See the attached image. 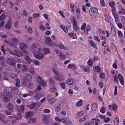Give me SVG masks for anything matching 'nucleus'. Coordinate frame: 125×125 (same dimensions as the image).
<instances>
[{"label":"nucleus","mask_w":125,"mask_h":125,"mask_svg":"<svg viewBox=\"0 0 125 125\" xmlns=\"http://www.w3.org/2000/svg\"><path fill=\"white\" fill-rule=\"evenodd\" d=\"M33 50V52L35 57L38 59H41L45 54L50 52L49 50L47 48L42 49V46L38 44H32L31 45Z\"/></svg>","instance_id":"obj_1"},{"label":"nucleus","mask_w":125,"mask_h":125,"mask_svg":"<svg viewBox=\"0 0 125 125\" xmlns=\"http://www.w3.org/2000/svg\"><path fill=\"white\" fill-rule=\"evenodd\" d=\"M53 71L55 74V75L53 77L54 78L59 81H62L64 79L63 75L60 74L56 70L53 69Z\"/></svg>","instance_id":"obj_2"},{"label":"nucleus","mask_w":125,"mask_h":125,"mask_svg":"<svg viewBox=\"0 0 125 125\" xmlns=\"http://www.w3.org/2000/svg\"><path fill=\"white\" fill-rule=\"evenodd\" d=\"M40 104L39 103L33 102L30 105H27V106L31 109H35L37 110L39 107Z\"/></svg>","instance_id":"obj_3"},{"label":"nucleus","mask_w":125,"mask_h":125,"mask_svg":"<svg viewBox=\"0 0 125 125\" xmlns=\"http://www.w3.org/2000/svg\"><path fill=\"white\" fill-rule=\"evenodd\" d=\"M117 9V12L118 14H125V10L121 5H118Z\"/></svg>","instance_id":"obj_4"},{"label":"nucleus","mask_w":125,"mask_h":125,"mask_svg":"<svg viewBox=\"0 0 125 125\" xmlns=\"http://www.w3.org/2000/svg\"><path fill=\"white\" fill-rule=\"evenodd\" d=\"M19 47L21 50L23 51L24 53L27 54L28 53V51L24 50L25 49L27 48V46L26 44L20 43L19 44Z\"/></svg>","instance_id":"obj_5"},{"label":"nucleus","mask_w":125,"mask_h":125,"mask_svg":"<svg viewBox=\"0 0 125 125\" xmlns=\"http://www.w3.org/2000/svg\"><path fill=\"white\" fill-rule=\"evenodd\" d=\"M37 80L38 82L39 83H38V84H40V85L43 86H46V83L44 81L40 76H38L37 79Z\"/></svg>","instance_id":"obj_6"},{"label":"nucleus","mask_w":125,"mask_h":125,"mask_svg":"<svg viewBox=\"0 0 125 125\" xmlns=\"http://www.w3.org/2000/svg\"><path fill=\"white\" fill-rule=\"evenodd\" d=\"M9 41H7V42L9 43V44L13 47H15V46L17 45L18 42V40L16 39H14L11 40L10 41V43H9Z\"/></svg>","instance_id":"obj_7"},{"label":"nucleus","mask_w":125,"mask_h":125,"mask_svg":"<svg viewBox=\"0 0 125 125\" xmlns=\"http://www.w3.org/2000/svg\"><path fill=\"white\" fill-rule=\"evenodd\" d=\"M32 78L30 74L26 75L23 79V83L24 84L28 82L31 80Z\"/></svg>","instance_id":"obj_8"},{"label":"nucleus","mask_w":125,"mask_h":125,"mask_svg":"<svg viewBox=\"0 0 125 125\" xmlns=\"http://www.w3.org/2000/svg\"><path fill=\"white\" fill-rule=\"evenodd\" d=\"M55 51L56 53L59 56L61 59L63 60L65 59L66 56L63 53L60 52L57 49H55Z\"/></svg>","instance_id":"obj_9"},{"label":"nucleus","mask_w":125,"mask_h":125,"mask_svg":"<svg viewBox=\"0 0 125 125\" xmlns=\"http://www.w3.org/2000/svg\"><path fill=\"white\" fill-rule=\"evenodd\" d=\"M50 119L49 116L47 115H44L43 118L42 119V122L43 123L45 124H47L48 122Z\"/></svg>","instance_id":"obj_10"},{"label":"nucleus","mask_w":125,"mask_h":125,"mask_svg":"<svg viewBox=\"0 0 125 125\" xmlns=\"http://www.w3.org/2000/svg\"><path fill=\"white\" fill-rule=\"evenodd\" d=\"M45 42L46 44L48 46L52 45V41L50 37H47L45 38Z\"/></svg>","instance_id":"obj_11"},{"label":"nucleus","mask_w":125,"mask_h":125,"mask_svg":"<svg viewBox=\"0 0 125 125\" xmlns=\"http://www.w3.org/2000/svg\"><path fill=\"white\" fill-rule=\"evenodd\" d=\"M62 122L63 124H66V125H73L71 122L69 120L65 118L62 119Z\"/></svg>","instance_id":"obj_12"},{"label":"nucleus","mask_w":125,"mask_h":125,"mask_svg":"<svg viewBox=\"0 0 125 125\" xmlns=\"http://www.w3.org/2000/svg\"><path fill=\"white\" fill-rule=\"evenodd\" d=\"M10 52L11 54H12L13 55H16L17 56L20 57L22 55V53L17 50H16L14 52L12 51H10Z\"/></svg>","instance_id":"obj_13"},{"label":"nucleus","mask_w":125,"mask_h":125,"mask_svg":"<svg viewBox=\"0 0 125 125\" xmlns=\"http://www.w3.org/2000/svg\"><path fill=\"white\" fill-rule=\"evenodd\" d=\"M7 62L9 64L12 65L13 66L15 65V63L13 60L10 58H8L7 59Z\"/></svg>","instance_id":"obj_14"},{"label":"nucleus","mask_w":125,"mask_h":125,"mask_svg":"<svg viewBox=\"0 0 125 125\" xmlns=\"http://www.w3.org/2000/svg\"><path fill=\"white\" fill-rule=\"evenodd\" d=\"M12 22V21L11 20H9L5 25V28L7 29H10L11 27Z\"/></svg>","instance_id":"obj_15"},{"label":"nucleus","mask_w":125,"mask_h":125,"mask_svg":"<svg viewBox=\"0 0 125 125\" xmlns=\"http://www.w3.org/2000/svg\"><path fill=\"white\" fill-rule=\"evenodd\" d=\"M118 77L121 84L122 85H123L124 84V82L122 75L121 74H119L118 75Z\"/></svg>","instance_id":"obj_16"},{"label":"nucleus","mask_w":125,"mask_h":125,"mask_svg":"<svg viewBox=\"0 0 125 125\" xmlns=\"http://www.w3.org/2000/svg\"><path fill=\"white\" fill-rule=\"evenodd\" d=\"M34 98L36 100H38L40 98L43 96V95L42 94L37 93L34 95Z\"/></svg>","instance_id":"obj_17"},{"label":"nucleus","mask_w":125,"mask_h":125,"mask_svg":"<svg viewBox=\"0 0 125 125\" xmlns=\"http://www.w3.org/2000/svg\"><path fill=\"white\" fill-rule=\"evenodd\" d=\"M80 69H82L85 72H87L88 73L90 74V70L88 68L87 69L86 67L84 66L81 65L80 66Z\"/></svg>","instance_id":"obj_18"},{"label":"nucleus","mask_w":125,"mask_h":125,"mask_svg":"<svg viewBox=\"0 0 125 125\" xmlns=\"http://www.w3.org/2000/svg\"><path fill=\"white\" fill-rule=\"evenodd\" d=\"M110 25L111 28L112 35L113 36H114L115 35V28L111 23H110Z\"/></svg>","instance_id":"obj_19"},{"label":"nucleus","mask_w":125,"mask_h":125,"mask_svg":"<svg viewBox=\"0 0 125 125\" xmlns=\"http://www.w3.org/2000/svg\"><path fill=\"white\" fill-rule=\"evenodd\" d=\"M97 12L98 10L97 9L94 7L91 8L90 9L89 13L90 14H91V13L92 12L96 13Z\"/></svg>","instance_id":"obj_20"},{"label":"nucleus","mask_w":125,"mask_h":125,"mask_svg":"<svg viewBox=\"0 0 125 125\" xmlns=\"http://www.w3.org/2000/svg\"><path fill=\"white\" fill-rule=\"evenodd\" d=\"M11 92L16 95H17L18 93V90L15 87H13L11 90Z\"/></svg>","instance_id":"obj_21"},{"label":"nucleus","mask_w":125,"mask_h":125,"mask_svg":"<svg viewBox=\"0 0 125 125\" xmlns=\"http://www.w3.org/2000/svg\"><path fill=\"white\" fill-rule=\"evenodd\" d=\"M73 80L71 78H69L66 81L67 83L69 85H71L73 83Z\"/></svg>","instance_id":"obj_22"},{"label":"nucleus","mask_w":125,"mask_h":125,"mask_svg":"<svg viewBox=\"0 0 125 125\" xmlns=\"http://www.w3.org/2000/svg\"><path fill=\"white\" fill-rule=\"evenodd\" d=\"M0 120L4 123H6L7 122L6 119L5 118L4 116L1 114L0 115Z\"/></svg>","instance_id":"obj_23"},{"label":"nucleus","mask_w":125,"mask_h":125,"mask_svg":"<svg viewBox=\"0 0 125 125\" xmlns=\"http://www.w3.org/2000/svg\"><path fill=\"white\" fill-rule=\"evenodd\" d=\"M55 109L56 111L58 112L60 111L61 109L60 105L59 104H57L55 105Z\"/></svg>","instance_id":"obj_24"},{"label":"nucleus","mask_w":125,"mask_h":125,"mask_svg":"<svg viewBox=\"0 0 125 125\" xmlns=\"http://www.w3.org/2000/svg\"><path fill=\"white\" fill-rule=\"evenodd\" d=\"M33 113L31 112H28L25 113V115L26 117H28L30 116H32Z\"/></svg>","instance_id":"obj_25"},{"label":"nucleus","mask_w":125,"mask_h":125,"mask_svg":"<svg viewBox=\"0 0 125 125\" xmlns=\"http://www.w3.org/2000/svg\"><path fill=\"white\" fill-rule=\"evenodd\" d=\"M58 47L59 49L61 50L63 49L65 50H67V48L64 47L63 45L61 44H59L58 45Z\"/></svg>","instance_id":"obj_26"},{"label":"nucleus","mask_w":125,"mask_h":125,"mask_svg":"<svg viewBox=\"0 0 125 125\" xmlns=\"http://www.w3.org/2000/svg\"><path fill=\"white\" fill-rule=\"evenodd\" d=\"M68 68L69 69H71L73 68V69H75L76 68V67L75 65L73 64H69L67 66Z\"/></svg>","instance_id":"obj_27"},{"label":"nucleus","mask_w":125,"mask_h":125,"mask_svg":"<svg viewBox=\"0 0 125 125\" xmlns=\"http://www.w3.org/2000/svg\"><path fill=\"white\" fill-rule=\"evenodd\" d=\"M119 123V120L118 116H116L115 119L114 121V125H117Z\"/></svg>","instance_id":"obj_28"},{"label":"nucleus","mask_w":125,"mask_h":125,"mask_svg":"<svg viewBox=\"0 0 125 125\" xmlns=\"http://www.w3.org/2000/svg\"><path fill=\"white\" fill-rule=\"evenodd\" d=\"M40 14L38 13H34L32 15L33 17L35 18H39L40 17Z\"/></svg>","instance_id":"obj_29"},{"label":"nucleus","mask_w":125,"mask_h":125,"mask_svg":"<svg viewBox=\"0 0 125 125\" xmlns=\"http://www.w3.org/2000/svg\"><path fill=\"white\" fill-rule=\"evenodd\" d=\"M61 27L62 30L65 32H67L68 29L67 27L62 25H61Z\"/></svg>","instance_id":"obj_30"},{"label":"nucleus","mask_w":125,"mask_h":125,"mask_svg":"<svg viewBox=\"0 0 125 125\" xmlns=\"http://www.w3.org/2000/svg\"><path fill=\"white\" fill-rule=\"evenodd\" d=\"M89 42L91 45L95 48L96 49H97V47H96L95 43L93 41L90 40L89 41Z\"/></svg>","instance_id":"obj_31"},{"label":"nucleus","mask_w":125,"mask_h":125,"mask_svg":"<svg viewBox=\"0 0 125 125\" xmlns=\"http://www.w3.org/2000/svg\"><path fill=\"white\" fill-rule=\"evenodd\" d=\"M70 19L71 22L73 23V24L77 23L74 17H71Z\"/></svg>","instance_id":"obj_32"},{"label":"nucleus","mask_w":125,"mask_h":125,"mask_svg":"<svg viewBox=\"0 0 125 125\" xmlns=\"http://www.w3.org/2000/svg\"><path fill=\"white\" fill-rule=\"evenodd\" d=\"M25 59L28 63L29 64H30L31 61V60L30 59L29 57L27 56H26L25 57Z\"/></svg>","instance_id":"obj_33"},{"label":"nucleus","mask_w":125,"mask_h":125,"mask_svg":"<svg viewBox=\"0 0 125 125\" xmlns=\"http://www.w3.org/2000/svg\"><path fill=\"white\" fill-rule=\"evenodd\" d=\"M90 31V25H87V26L86 30L84 31L85 34H87L88 33V31Z\"/></svg>","instance_id":"obj_34"},{"label":"nucleus","mask_w":125,"mask_h":125,"mask_svg":"<svg viewBox=\"0 0 125 125\" xmlns=\"http://www.w3.org/2000/svg\"><path fill=\"white\" fill-rule=\"evenodd\" d=\"M24 107V106L22 105L21 106H20L18 107V110L20 112H23Z\"/></svg>","instance_id":"obj_35"},{"label":"nucleus","mask_w":125,"mask_h":125,"mask_svg":"<svg viewBox=\"0 0 125 125\" xmlns=\"http://www.w3.org/2000/svg\"><path fill=\"white\" fill-rule=\"evenodd\" d=\"M88 65L92 67L93 66L92 60L91 59H90L87 62Z\"/></svg>","instance_id":"obj_36"},{"label":"nucleus","mask_w":125,"mask_h":125,"mask_svg":"<svg viewBox=\"0 0 125 125\" xmlns=\"http://www.w3.org/2000/svg\"><path fill=\"white\" fill-rule=\"evenodd\" d=\"M59 84L62 88L63 89H64L65 88V85L66 83H60Z\"/></svg>","instance_id":"obj_37"},{"label":"nucleus","mask_w":125,"mask_h":125,"mask_svg":"<svg viewBox=\"0 0 125 125\" xmlns=\"http://www.w3.org/2000/svg\"><path fill=\"white\" fill-rule=\"evenodd\" d=\"M8 109L10 111H11L13 110V107L11 104H9L7 107Z\"/></svg>","instance_id":"obj_38"},{"label":"nucleus","mask_w":125,"mask_h":125,"mask_svg":"<svg viewBox=\"0 0 125 125\" xmlns=\"http://www.w3.org/2000/svg\"><path fill=\"white\" fill-rule=\"evenodd\" d=\"M49 83L52 84H54L55 83L53 78H49Z\"/></svg>","instance_id":"obj_39"},{"label":"nucleus","mask_w":125,"mask_h":125,"mask_svg":"<svg viewBox=\"0 0 125 125\" xmlns=\"http://www.w3.org/2000/svg\"><path fill=\"white\" fill-rule=\"evenodd\" d=\"M82 104L83 102L82 100H80L77 103L76 105L77 106H80L82 105Z\"/></svg>","instance_id":"obj_40"},{"label":"nucleus","mask_w":125,"mask_h":125,"mask_svg":"<svg viewBox=\"0 0 125 125\" xmlns=\"http://www.w3.org/2000/svg\"><path fill=\"white\" fill-rule=\"evenodd\" d=\"M70 6L72 12H73L74 11V4L72 3H70Z\"/></svg>","instance_id":"obj_41"},{"label":"nucleus","mask_w":125,"mask_h":125,"mask_svg":"<svg viewBox=\"0 0 125 125\" xmlns=\"http://www.w3.org/2000/svg\"><path fill=\"white\" fill-rule=\"evenodd\" d=\"M69 34L70 36L73 38L76 39V37L75 34L71 33H69Z\"/></svg>","instance_id":"obj_42"},{"label":"nucleus","mask_w":125,"mask_h":125,"mask_svg":"<svg viewBox=\"0 0 125 125\" xmlns=\"http://www.w3.org/2000/svg\"><path fill=\"white\" fill-rule=\"evenodd\" d=\"M22 115L21 114H19L17 115V116L15 117L16 119L20 120L21 118Z\"/></svg>","instance_id":"obj_43"},{"label":"nucleus","mask_w":125,"mask_h":125,"mask_svg":"<svg viewBox=\"0 0 125 125\" xmlns=\"http://www.w3.org/2000/svg\"><path fill=\"white\" fill-rule=\"evenodd\" d=\"M3 100L4 102H7L9 100V99L7 96H3Z\"/></svg>","instance_id":"obj_44"},{"label":"nucleus","mask_w":125,"mask_h":125,"mask_svg":"<svg viewBox=\"0 0 125 125\" xmlns=\"http://www.w3.org/2000/svg\"><path fill=\"white\" fill-rule=\"evenodd\" d=\"M104 16L105 18V20L107 22H108L109 21V18L107 14H105L104 15Z\"/></svg>","instance_id":"obj_45"},{"label":"nucleus","mask_w":125,"mask_h":125,"mask_svg":"<svg viewBox=\"0 0 125 125\" xmlns=\"http://www.w3.org/2000/svg\"><path fill=\"white\" fill-rule=\"evenodd\" d=\"M112 108L113 110L116 111L117 110V106L115 104H113Z\"/></svg>","instance_id":"obj_46"},{"label":"nucleus","mask_w":125,"mask_h":125,"mask_svg":"<svg viewBox=\"0 0 125 125\" xmlns=\"http://www.w3.org/2000/svg\"><path fill=\"white\" fill-rule=\"evenodd\" d=\"M73 29L74 30L76 31L79 29V28L77 26V23L73 24Z\"/></svg>","instance_id":"obj_47"},{"label":"nucleus","mask_w":125,"mask_h":125,"mask_svg":"<svg viewBox=\"0 0 125 125\" xmlns=\"http://www.w3.org/2000/svg\"><path fill=\"white\" fill-rule=\"evenodd\" d=\"M39 27V29L42 31H44L46 30V28L44 27L43 25H40Z\"/></svg>","instance_id":"obj_48"},{"label":"nucleus","mask_w":125,"mask_h":125,"mask_svg":"<svg viewBox=\"0 0 125 125\" xmlns=\"http://www.w3.org/2000/svg\"><path fill=\"white\" fill-rule=\"evenodd\" d=\"M86 26V24L85 23H84L81 27V30H85Z\"/></svg>","instance_id":"obj_49"},{"label":"nucleus","mask_w":125,"mask_h":125,"mask_svg":"<svg viewBox=\"0 0 125 125\" xmlns=\"http://www.w3.org/2000/svg\"><path fill=\"white\" fill-rule=\"evenodd\" d=\"M115 19H118V16L115 12L112 13Z\"/></svg>","instance_id":"obj_50"},{"label":"nucleus","mask_w":125,"mask_h":125,"mask_svg":"<svg viewBox=\"0 0 125 125\" xmlns=\"http://www.w3.org/2000/svg\"><path fill=\"white\" fill-rule=\"evenodd\" d=\"M11 89V88H6L5 90H6V94L8 95V94L9 93V92H10V90Z\"/></svg>","instance_id":"obj_51"},{"label":"nucleus","mask_w":125,"mask_h":125,"mask_svg":"<svg viewBox=\"0 0 125 125\" xmlns=\"http://www.w3.org/2000/svg\"><path fill=\"white\" fill-rule=\"evenodd\" d=\"M55 101V98L51 99L49 100V103L50 104H52L54 103Z\"/></svg>","instance_id":"obj_52"},{"label":"nucleus","mask_w":125,"mask_h":125,"mask_svg":"<svg viewBox=\"0 0 125 125\" xmlns=\"http://www.w3.org/2000/svg\"><path fill=\"white\" fill-rule=\"evenodd\" d=\"M95 70L97 72H99L100 71V68L98 66H95L94 67Z\"/></svg>","instance_id":"obj_53"},{"label":"nucleus","mask_w":125,"mask_h":125,"mask_svg":"<svg viewBox=\"0 0 125 125\" xmlns=\"http://www.w3.org/2000/svg\"><path fill=\"white\" fill-rule=\"evenodd\" d=\"M100 3L101 6L104 7L105 6L103 0H100Z\"/></svg>","instance_id":"obj_54"},{"label":"nucleus","mask_w":125,"mask_h":125,"mask_svg":"<svg viewBox=\"0 0 125 125\" xmlns=\"http://www.w3.org/2000/svg\"><path fill=\"white\" fill-rule=\"evenodd\" d=\"M92 107L94 109H95L97 107V104L96 103H94L92 105Z\"/></svg>","instance_id":"obj_55"},{"label":"nucleus","mask_w":125,"mask_h":125,"mask_svg":"<svg viewBox=\"0 0 125 125\" xmlns=\"http://www.w3.org/2000/svg\"><path fill=\"white\" fill-rule=\"evenodd\" d=\"M57 91L56 88L54 87H53L50 89V91L51 92H55Z\"/></svg>","instance_id":"obj_56"},{"label":"nucleus","mask_w":125,"mask_h":125,"mask_svg":"<svg viewBox=\"0 0 125 125\" xmlns=\"http://www.w3.org/2000/svg\"><path fill=\"white\" fill-rule=\"evenodd\" d=\"M110 120V119L108 117L104 118V121L106 123L108 122Z\"/></svg>","instance_id":"obj_57"},{"label":"nucleus","mask_w":125,"mask_h":125,"mask_svg":"<svg viewBox=\"0 0 125 125\" xmlns=\"http://www.w3.org/2000/svg\"><path fill=\"white\" fill-rule=\"evenodd\" d=\"M59 12L60 14V15L62 17H63V18H65V16L63 14V12L61 10H59Z\"/></svg>","instance_id":"obj_58"},{"label":"nucleus","mask_w":125,"mask_h":125,"mask_svg":"<svg viewBox=\"0 0 125 125\" xmlns=\"http://www.w3.org/2000/svg\"><path fill=\"white\" fill-rule=\"evenodd\" d=\"M10 76L13 78H15L17 76V75L13 73H11L10 74Z\"/></svg>","instance_id":"obj_59"},{"label":"nucleus","mask_w":125,"mask_h":125,"mask_svg":"<svg viewBox=\"0 0 125 125\" xmlns=\"http://www.w3.org/2000/svg\"><path fill=\"white\" fill-rule=\"evenodd\" d=\"M83 114V112L82 111H80L78 112L76 114V115L78 116H80Z\"/></svg>","instance_id":"obj_60"},{"label":"nucleus","mask_w":125,"mask_h":125,"mask_svg":"<svg viewBox=\"0 0 125 125\" xmlns=\"http://www.w3.org/2000/svg\"><path fill=\"white\" fill-rule=\"evenodd\" d=\"M55 119L56 121H57L58 122H60L62 121V120H61L58 117H55Z\"/></svg>","instance_id":"obj_61"},{"label":"nucleus","mask_w":125,"mask_h":125,"mask_svg":"<svg viewBox=\"0 0 125 125\" xmlns=\"http://www.w3.org/2000/svg\"><path fill=\"white\" fill-rule=\"evenodd\" d=\"M86 118L85 117L82 118L79 120V122L80 123L82 122L85 120Z\"/></svg>","instance_id":"obj_62"},{"label":"nucleus","mask_w":125,"mask_h":125,"mask_svg":"<svg viewBox=\"0 0 125 125\" xmlns=\"http://www.w3.org/2000/svg\"><path fill=\"white\" fill-rule=\"evenodd\" d=\"M99 76L101 78H103L104 77V75L103 73H100Z\"/></svg>","instance_id":"obj_63"},{"label":"nucleus","mask_w":125,"mask_h":125,"mask_svg":"<svg viewBox=\"0 0 125 125\" xmlns=\"http://www.w3.org/2000/svg\"><path fill=\"white\" fill-rule=\"evenodd\" d=\"M109 5L111 7H114L115 5V3L113 2H110L109 3Z\"/></svg>","instance_id":"obj_64"}]
</instances>
